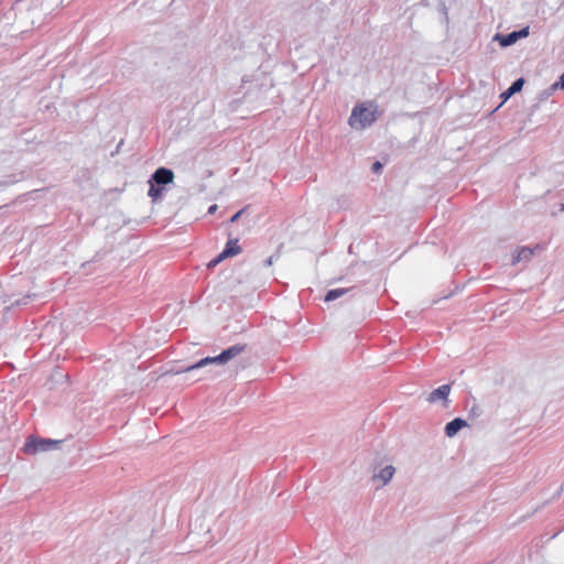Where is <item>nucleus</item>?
Instances as JSON below:
<instances>
[{
    "label": "nucleus",
    "mask_w": 564,
    "mask_h": 564,
    "mask_svg": "<svg viewBox=\"0 0 564 564\" xmlns=\"http://www.w3.org/2000/svg\"><path fill=\"white\" fill-rule=\"evenodd\" d=\"M378 107L372 101L357 104L348 119L349 126L355 130L370 127L377 119Z\"/></svg>",
    "instance_id": "1"
},
{
    "label": "nucleus",
    "mask_w": 564,
    "mask_h": 564,
    "mask_svg": "<svg viewBox=\"0 0 564 564\" xmlns=\"http://www.w3.org/2000/svg\"><path fill=\"white\" fill-rule=\"evenodd\" d=\"M245 345H235L229 347L228 349L224 350L220 355L216 357H206L198 362H196L193 366L187 367L184 369V371H191L194 369L202 368L206 365L213 364V362H227L228 360L232 359L234 357L238 356L245 350Z\"/></svg>",
    "instance_id": "2"
},
{
    "label": "nucleus",
    "mask_w": 564,
    "mask_h": 564,
    "mask_svg": "<svg viewBox=\"0 0 564 564\" xmlns=\"http://www.w3.org/2000/svg\"><path fill=\"white\" fill-rule=\"evenodd\" d=\"M59 441L29 437L23 446V452L26 454L47 452L56 447Z\"/></svg>",
    "instance_id": "3"
},
{
    "label": "nucleus",
    "mask_w": 564,
    "mask_h": 564,
    "mask_svg": "<svg viewBox=\"0 0 564 564\" xmlns=\"http://www.w3.org/2000/svg\"><path fill=\"white\" fill-rule=\"evenodd\" d=\"M241 252V248L238 245V240H229L225 247V249L209 262V267H214L221 262L224 259L228 257L237 256Z\"/></svg>",
    "instance_id": "4"
},
{
    "label": "nucleus",
    "mask_w": 564,
    "mask_h": 564,
    "mask_svg": "<svg viewBox=\"0 0 564 564\" xmlns=\"http://www.w3.org/2000/svg\"><path fill=\"white\" fill-rule=\"evenodd\" d=\"M174 180V173L172 170L165 167H159L152 175V182L158 185H166L172 183Z\"/></svg>",
    "instance_id": "5"
},
{
    "label": "nucleus",
    "mask_w": 564,
    "mask_h": 564,
    "mask_svg": "<svg viewBox=\"0 0 564 564\" xmlns=\"http://www.w3.org/2000/svg\"><path fill=\"white\" fill-rule=\"evenodd\" d=\"M394 471H395V469L393 466H391V465L386 466L378 474L373 475L372 479L380 480L381 486H384L391 480V478L394 475Z\"/></svg>",
    "instance_id": "6"
},
{
    "label": "nucleus",
    "mask_w": 564,
    "mask_h": 564,
    "mask_svg": "<svg viewBox=\"0 0 564 564\" xmlns=\"http://www.w3.org/2000/svg\"><path fill=\"white\" fill-rule=\"evenodd\" d=\"M467 423L463 419H454L453 421L448 422L445 426V434L448 437H453L460 429L466 426Z\"/></svg>",
    "instance_id": "7"
},
{
    "label": "nucleus",
    "mask_w": 564,
    "mask_h": 564,
    "mask_svg": "<svg viewBox=\"0 0 564 564\" xmlns=\"http://www.w3.org/2000/svg\"><path fill=\"white\" fill-rule=\"evenodd\" d=\"M451 392V386L448 384H443L441 387H438L437 389H435L434 391L431 392L430 397H429V401L430 402H435V401H438V400H446L448 394Z\"/></svg>",
    "instance_id": "8"
},
{
    "label": "nucleus",
    "mask_w": 564,
    "mask_h": 564,
    "mask_svg": "<svg viewBox=\"0 0 564 564\" xmlns=\"http://www.w3.org/2000/svg\"><path fill=\"white\" fill-rule=\"evenodd\" d=\"M533 254V251L532 249L530 248H520L518 251H517V254L513 259V262H519V261H522V260H529Z\"/></svg>",
    "instance_id": "9"
},
{
    "label": "nucleus",
    "mask_w": 564,
    "mask_h": 564,
    "mask_svg": "<svg viewBox=\"0 0 564 564\" xmlns=\"http://www.w3.org/2000/svg\"><path fill=\"white\" fill-rule=\"evenodd\" d=\"M347 292H348V289H334V290H330V291L327 292V294L325 296V301L326 302L334 301V300L338 299L339 296L344 295Z\"/></svg>",
    "instance_id": "10"
},
{
    "label": "nucleus",
    "mask_w": 564,
    "mask_h": 564,
    "mask_svg": "<svg viewBox=\"0 0 564 564\" xmlns=\"http://www.w3.org/2000/svg\"><path fill=\"white\" fill-rule=\"evenodd\" d=\"M519 34L520 33H516V32L509 33L508 35L501 37L500 44L502 46L512 45L513 43H516L519 40Z\"/></svg>",
    "instance_id": "11"
},
{
    "label": "nucleus",
    "mask_w": 564,
    "mask_h": 564,
    "mask_svg": "<svg viewBox=\"0 0 564 564\" xmlns=\"http://www.w3.org/2000/svg\"><path fill=\"white\" fill-rule=\"evenodd\" d=\"M148 195L153 199H158L159 197H161L162 195V189L159 188V187H155L154 184L152 183V181H150V189H149V193Z\"/></svg>",
    "instance_id": "12"
},
{
    "label": "nucleus",
    "mask_w": 564,
    "mask_h": 564,
    "mask_svg": "<svg viewBox=\"0 0 564 564\" xmlns=\"http://www.w3.org/2000/svg\"><path fill=\"white\" fill-rule=\"evenodd\" d=\"M524 85V79L519 78L517 79L510 87H509V94H516L522 89Z\"/></svg>",
    "instance_id": "13"
},
{
    "label": "nucleus",
    "mask_w": 564,
    "mask_h": 564,
    "mask_svg": "<svg viewBox=\"0 0 564 564\" xmlns=\"http://www.w3.org/2000/svg\"><path fill=\"white\" fill-rule=\"evenodd\" d=\"M552 88L554 90H556V89H564V73L560 77V80L552 85Z\"/></svg>",
    "instance_id": "14"
},
{
    "label": "nucleus",
    "mask_w": 564,
    "mask_h": 564,
    "mask_svg": "<svg viewBox=\"0 0 564 564\" xmlns=\"http://www.w3.org/2000/svg\"><path fill=\"white\" fill-rule=\"evenodd\" d=\"M381 169H382V164L379 161H377L372 164V171L375 173H379L381 171Z\"/></svg>",
    "instance_id": "15"
},
{
    "label": "nucleus",
    "mask_w": 564,
    "mask_h": 564,
    "mask_svg": "<svg viewBox=\"0 0 564 564\" xmlns=\"http://www.w3.org/2000/svg\"><path fill=\"white\" fill-rule=\"evenodd\" d=\"M517 33H520V34H519V39H520V37H525V36H528V34H529V29H528V28L522 29L521 31H518Z\"/></svg>",
    "instance_id": "16"
},
{
    "label": "nucleus",
    "mask_w": 564,
    "mask_h": 564,
    "mask_svg": "<svg viewBox=\"0 0 564 564\" xmlns=\"http://www.w3.org/2000/svg\"><path fill=\"white\" fill-rule=\"evenodd\" d=\"M513 94H509V88H508L501 96L503 97L505 100H507Z\"/></svg>",
    "instance_id": "17"
},
{
    "label": "nucleus",
    "mask_w": 564,
    "mask_h": 564,
    "mask_svg": "<svg viewBox=\"0 0 564 564\" xmlns=\"http://www.w3.org/2000/svg\"><path fill=\"white\" fill-rule=\"evenodd\" d=\"M241 212H238L236 215L232 216L231 221H235L240 216Z\"/></svg>",
    "instance_id": "18"
},
{
    "label": "nucleus",
    "mask_w": 564,
    "mask_h": 564,
    "mask_svg": "<svg viewBox=\"0 0 564 564\" xmlns=\"http://www.w3.org/2000/svg\"><path fill=\"white\" fill-rule=\"evenodd\" d=\"M215 209H216V205H214V206H212V207L209 208V213L215 212Z\"/></svg>",
    "instance_id": "19"
},
{
    "label": "nucleus",
    "mask_w": 564,
    "mask_h": 564,
    "mask_svg": "<svg viewBox=\"0 0 564 564\" xmlns=\"http://www.w3.org/2000/svg\"><path fill=\"white\" fill-rule=\"evenodd\" d=\"M267 264H268V265H271V264H272V258H269V259L267 260Z\"/></svg>",
    "instance_id": "20"
},
{
    "label": "nucleus",
    "mask_w": 564,
    "mask_h": 564,
    "mask_svg": "<svg viewBox=\"0 0 564 564\" xmlns=\"http://www.w3.org/2000/svg\"><path fill=\"white\" fill-rule=\"evenodd\" d=\"M561 209L564 210V204L562 205Z\"/></svg>",
    "instance_id": "21"
}]
</instances>
